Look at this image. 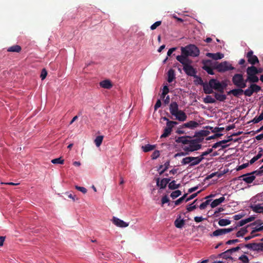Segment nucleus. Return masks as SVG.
Returning <instances> with one entry per match:
<instances>
[{
    "label": "nucleus",
    "mask_w": 263,
    "mask_h": 263,
    "mask_svg": "<svg viewBox=\"0 0 263 263\" xmlns=\"http://www.w3.org/2000/svg\"><path fill=\"white\" fill-rule=\"evenodd\" d=\"M195 138L185 136L178 137L176 139L175 141L177 143H182L185 145L183 149L186 152H193L198 151L201 148V144L200 143L203 141V138Z\"/></svg>",
    "instance_id": "nucleus-1"
},
{
    "label": "nucleus",
    "mask_w": 263,
    "mask_h": 263,
    "mask_svg": "<svg viewBox=\"0 0 263 263\" xmlns=\"http://www.w3.org/2000/svg\"><path fill=\"white\" fill-rule=\"evenodd\" d=\"M233 84L237 87L245 88L247 87V81L242 73H235L232 78Z\"/></svg>",
    "instance_id": "nucleus-2"
},
{
    "label": "nucleus",
    "mask_w": 263,
    "mask_h": 263,
    "mask_svg": "<svg viewBox=\"0 0 263 263\" xmlns=\"http://www.w3.org/2000/svg\"><path fill=\"white\" fill-rule=\"evenodd\" d=\"M214 68L217 70L219 72H224L235 69V68L227 61H224L220 63L216 62L214 66Z\"/></svg>",
    "instance_id": "nucleus-3"
},
{
    "label": "nucleus",
    "mask_w": 263,
    "mask_h": 263,
    "mask_svg": "<svg viewBox=\"0 0 263 263\" xmlns=\"http://www.w3.org/2000/svg\"><path fill=\"white\" fill-rule=\"evenodd\" d=\"M210 86L213 89H215L220 93H223L225 86H222V83L215 79H211L209 81Z\"/></svg>",
    "instance_id": "nucleus-4"
},
{
    "label": "nucleus",
    "mask_w": 263,
    "mask_h": 263,
    "mask_svg": "<svg viewBox=\"0 0 263 263\" xmlns=\"http://www.w3.org/2000/svg\"><path fill=\"white\" fill-rule=\"evenodd\" d=\"M240 246L242 247L244 246L245 247L250 249L251 250L254 251L260 252L263 251V243H249L246 244L243 246L242 244L240 245Z\"/></svg>",
    "instance_id": "nucleus-5"
},
{
    "label": "nucleus",
    "mask_w": 263,
    "mask_h": 263,
    "mask_svg": "<svg viewBox=\"0 0 263 263\" xmlns=\"http://www.w3.org/2000/svg\"><path fill=\"white\" fill-rule=\"evenodd\" d=\"M261 90V87L256 84H251L249 87L245 90V96L251 97L253 93L258 92Z\"/></svg>",
    "instance_id": "nucleus-6"
},
{
    "label": "nucleus",
    "mask_w": 263,
    "mask_h": 263,
    "mask_svg": "<svg viewBox=\"0 0 263 263\" xmlns=\"http://www.w3.org/2000/svg\"><path fill=\"white\" fill-rule=\"evenodd\" d=\"M234 229V228H233L219 229L214 231L210 236L211 237L221 236L232 232Z\"/></svg>",
    "instance_id": "nucleus-7"
},
{
    "label": "nucleus",
    "mask_w": 263,
    "mask_h": 263,
    "mask_svg": "<svg viewBox=\"0 0 263 263\" xmlns=\"http://www.w3.org/2000/svg\"><path fill=\"white\" fill-rule=\"evenodd\" d=\"M248 62L252 65L259 63V60L257 56L253 54L252 50L249 51L247 54Z\"/></svg>",
    "instance_id": "nucleus-8"
},
{
    "label": "nucleus",
    "mask_w": 263,
    "mask_h": 263,
    "mask_svg": "<svg viewBox=\"0 0 263 263\" xmlns=\"http://www.w3.org/2000/svg\"><path fill=\"white\" fill-rule=\"evenodd\" d=\"M111 221L117 227L120 228H125L128 227L129 225L128 223H127L116 217H113L112 219H111Z\"/></svg>",
    "instance_id": "nucleus-9"
},
{
    "label": "nucleus",
    "mask_w": 263,
    "mask_h": 263,
    "mask_svg": "<svg viewBox=\"0 0 263 263\" xmlns=\"http://www.w3.org/2000/svg\"><path fill=\"white\" fill-rule=\"evenodd\" d=\"M183 70L186 74L192 77H196V71L191 64L185 65L183 68Z\"/></svg>",
    "instance_id": "nucleus-10"
},
{
    "label": "nucleus",
    "mask_w": 263,
    "mask_h": 263,
    "mask_svg": "<svg viewBox=\"0 0 263 263\" xmlns=\"http://www.w3.org/2000/svg\"><path fill=\"white\" fill-rule=\"evenodd\" d=\"M202 63L203 64L202 68L205 70L208 74L213 75L214 72H213V68L208 66V65L211 63V61L210 60H203Z\"/></svg>",
    "instance_id": "nucleus-11"
},
{
    "label": "nucleus",
    "mask_w": 263,
    "mask_h": 263,
    "mask_svg": "<svg viewBox=\"0 0 263 263\" xmlns=\"http://www.w3.org/2000/svg\"><path fill=\"white\" fill-rule=\"evenodd\" d=\"M242 94L245 95V90H243V88H240L233 89L228 92V95H233L235 97H239Z\"/></svg>",
    "instance_id": "nucleus-12"
},
{
    "label": "nucleus",
    "mask_w": 263,
    "mask_h": 263,
    "mask_svg": "<svg viewBox=\"0 0 263 263\" xmlns=\"http://www.w3.org/2000/svg\"><path fill=\"white\" fill-rule=\"evenodd\" d=\"M242 178V180L247 183H251L255 179V176L247 173L239 177Z\"/></svg>",
    "instance_id": "nucleus-13"
},
{
    "label": "nucleus",
    "mask_w": 263,
    "mask_h": 263,
    "mask_svg": "<svg viewBox=\"0 0 263 263\" xmlns=\"http://www.w3.org/2000/svg\"><path fill=\"white\" fill-rule=\"evenodd\" d=\"M176 59L183 65V67L185 66V65L191 64L192 63L191 60H190L188 58L181 55H177L176 57Z\"/></svg>",
    "instance_id": "nucleus-14"
},
{
    "label": "nucleus",
    "mask_w": 263,
    "mask_h": 263,
    "mask_svg": "<svg viewBox=\"0 0 263 263\" xmlns=\"http://www.w3.org/2000/svg\"><path fill=\"white\" fill-rule=\"evenodd\" d=\"M201 84L203 85V91L205 94H211L214 92L212 86H210V83L208 84L203 83L202 79L199 78Z\"/></svg>",
    "instance_id": "nucleus-15"
},
{
    "label": "nucleus",
    "mask_w": 263,
    "mask_h": 263,
    "mask_svg": "<svg viewBox=\"0 0 263 263\" xmlns=\"http://www.w3.org/2000/svg\"><path fill=\"white\" fill-rule=\"evenodd\" d=\"M188 48H189L190 56L197 57L199 55L200 53L199 50L195 45H188Z\"/></svg>",
    "instance_id": "nucleus-16"
},
{
    "label": "nucleus",
    "mask_w": 263,
    "mask_h": 263,
    "mask_svg": "<svg viewBox=\"0 0 263 263\" xmlns=\"http://www.w3.org/2000/svg\"><path fill=\"white\" fill-rule=\"evenodd\" d=\"M176 119L180 121H184L186 120L187 116L182 110H179L174 115Z\"/></svg>",
    "instance_id": "nucleus-17"
},
{
    "label": "nucleus",
    "mask_w": 263,
    "mask_h": 263,
    "mask_svg": "<svg viewBox=\"0 0 263 263\" xmlns=\"http://www.w3.org/2000/svg\"><path fill=\"white\" fill-rule=\"evenodd\" d=\"M206 56L212 58L213 60H217L222 59L224 57V55L223 54L220 52H217L215 53L208 52L206 53Z\"/></svg>",
    "instance_id": "nucleus-18"
},
{
    "label": "nucleus",
    "mask_w": 263,
    "mask_h": 263,
    "mask_svg": "<svg viewBox=\"0 0 263 263\" xmlns=\"http://www.w3.org/2000/svg\"><path fill=\"white\" fill-rule=\"evenodd\" d=\"M204 159V157H201L200 156L195 157H192L191 163L190 164L189 166L193 167L199 164Z\"/></svg>",
    "instance_id": "nucleus-19"
},
{
    "label": "nucleus",
    "mask_w": 263,
    "mask_h": 263,
    "mask_svg": "<svg viewBox=\"0 0 263 263\" xmlns=\"http://www.w3.org/2000/svg\"><path fill=\"white\" fill-rule=\"evenodd\" d=\"M246 73L247 76L257 74H258V69L254 65H252L247 68Z\"/></svg>",
    "instance_id": "nucleus-20"
},
{
    "label": "nucleus",
    "mask_w": 263,
    "mask_h": 263,
    "mask_svg": "<svg viewBox=\"0 0 263 263\" xmlns=\"http://www.w3.org/2000/svg\"><path fill=\"white\" fill-rule=\"evenodd\" d=\"M170 110L171 114L173 116L175 115V114L179 110L178 108V105L177 102H173L170 104Z\"/></svg>",
    "instance_id": "nucleus-21"
},
{
    "label": "nucleus",
    "mask_w": 263,
    "mask_h": 263,
    "mask_svg": "<svg viewBox=\"0 0 263 263\" xmlns=\"http://www.w3.org/2000/svg\"><path fill=\"white\" fill-rule=\"evenodd\" d=\"M250 208L255 213H263V206H261L260 204H251Z\"/></svg>",
    "instance_id": "nucleus-22"
},
{
    "label": "nucleus",
    "mask_w": 263,
    "mask_h": 263,
    "mask_svg": "<svg viewBox=\"0 0 263 263\" xmlns=\"http://www.w3.org/2000/svg\"><path fill=\"white\" fill-rule=\"evenodd\" d=\"M199 125L198 123L194 121H190L183 124V127H187L191 129L195 128Z\"/></svg>",
    "instance_id": "nucleus-23"
},
{
    "label": "nucleus",
    "mask_w": 263,
    "mask_h": 263,
    "mask_svg": "<svg viewBox=\"0 0 263 263\" xmlns=\"http://www.w3.org/2000/svg\"><path fill=\"white\" fill-rule=\"evenodd\" d=\"M100 85L101 87L106 89H110L112 86L111 82L109 80H105L100 82Z\"/></svg>",
    "instance_id": "nucleus-24"
},
{
    "label": "nucleus",
    "mask_w": 263,
    "mask_h": 263,
    "mask_svg": "<svg viewBox=\"0 0 263 263\" xmlns=\"http://www.w3.org/2000/svg\"><path fill=\"white\" fill-rule=\"evenodd\" d=\"M225 200V198L222 196L218 199H216L212 202L211 203V206L212 208H215L216 206L219 205L220 203L223 202Z\"/></svg>",
    "instance_id": "nucleus-25"
},
{
    "label": "nucleus",
    "mask_w": 263,
    "mask_h": 263,
    "mask_svg": "<svg viewBox=\"0 0 263 263\" xmlns=\"http://www.w3.org/2000/svg\"><path fill=\"white\" fill-rule=\"evenodd\" d=\"M246 81L247 83L250 82L252 84H253L258 82L259 81V79L258 77L256 76V74L251 75L247 77Z\"/></svg>",
    "instance_id": "nucleus-26"
},
{
    "label": "nucleus",
    "mask_w": 263,
    "mask_h": 263,
    "mask_svg": "<svg viewBox=\"0 0 263 263\" xmlns=\"http://www.w3.org/2000/svg\"><path fill=\"white\" fill-rule=\"evenodd\" d=\"M210 134V132L207 130H202L197 133L195 135V137L197 138H202L204 139V137L208 136Z\"/></svg>",
    "instance_id": "nucleus-27"
},
{
    "label": "nucleus",
    "mask_w": 263,
    "mask_h": 263,
    "mask_svg": "<svg viewBox=\"0 0 263 263\" xmlns=\"http://www.w3.org/2000/svg\"><path fill=\"white\" fill-rule=\"evenodd\" d=\"M156 181L157 186L159 187L160 189H164L166 187L167 184L165 183V182L163 180V179L160 181L159 178H155Z\"/></svg>",
    "instance_id": "nucleus-28"
},
{
    "label": "nucleus",
    "mask_w": 263,
    "mask_h": 263,
    "mask_svg": "<svg viewBox=\"0 0 263 263\" xmlns=\"http://www.w3.org/2000/svg\"><path fill=\"white\" fill-rule=\"evenodd\" d=\"M22 50V48L20 46L15 45L9 47L7 49L8 52H20Z\"/></svg>",
    "instance_id": "nucleus-29"
},
{
    "label": "nucleus",
    "mask_w": 263,
    "mask_h": 263,
    "mask_svg": "<svg viewBox=\"0 0 263 263\" xmlns=\"http://www.w3.org/2000/svg\"><path fill=\"white\" fill-rule=\"evenodd\" d=\"M255 217L254 216H250V217L246 218L245 219H242L239 222V224L238 226L239 227L243 226V225L246 224V223L253 221L255 219Z\"/></svg>",
    "instance_id": "nucleus-30"
},
{
    "label": "nucleus",
    "mask_w": 263,
    "mask_h": 263,
    "mask_svg": "<svg viewBox=\"0 0 263 263\" xmlns=\"http://www.w3.org/2000/svg\"><path fill=\"white\" fill-rule=\"evenodd\" d=\"M175 78V71L173 69H170L167 72V81L171 83Z\"/></svg>",
    "instance_id": "nucleus-31"
},
{
    "label": "nucleus",
    "mask_w": 263,
    "mask_h": 263,
    "mask_svg": "<svg viewBox=\"0 0 263 263\" xmlns=\"http://www.w3.org/2000/svg\"><path fill=\"white\" fill-rule=\"evenodd\" d=\"M214 97L217 100L221 102L224 101L227 99L226 96L220 92V93L215 92Z\"/></svg>",
    "instance_id": "nucleus-32"
},
{
    "label": "nucleus",
    "mask_w": 263,
    "mask_h": 263,
    "mask_svg": "<svg viewBox=\"0 0 263 263\" xmlns=\"http://www.w3.org/2000/svg\"><path fill=\"white\" fill-rule=\"evenodd\" d=\"M175 226L177 228H182L184 224L185 221L183 219H177L174 222Z\"/></svg>",
    "instance_id": "nucleus-33"
},
{
    "label": "nucleus",
    "mask_w": 263,
    "mask_h": 263,
    "mask_svg": "<svg viewBox=\"0 0 263 263\" xmlns=\"http://www.w3.org/2000/svg\"><path fill=\"white\" fill-rule=\"evenodd\" d=\"M180 186V184H176L175 180L170 182L168 185L169 189L174 190L178 189Z\"/></svg>",
    "instance_id": "nucleus-34"
},
{
    "label": "nucleus",
    "mask_w": 263,
    "mask_h": 263,
    "mask_svg": "<svg viewBox=\"0 0 263 263\" xmlns=\"http://www.w3.org/2000/svg\"><path fill=\"white\" fill-rule=\"evenodd\" d=\"M181 55L184 56L187 58H188V57L190 55V53L189 51V48H188V46L185 47H181Z\"/></svg>",
    "instance_id": "nucleus-35"
},
{
    "label": "nucleus",
    "mask_w": 263,
    "mask_h": 263,
    "mask_svg": "<svg viewBox=\"0 0 263 263\" xmlns=\"http://www.w3.org/2000/svg\"><path fill=\"white\" fill-rule=\"evenodd\" d=\"M216 102V100L213 98L211 96H206L203 99V102L206 104L208 103H214Z\"/></svg>",
    "instance_id": "nucleus-36"
},
{
    "label": "nucleus",
    "mask_w": 263,
    "mask_h": 263,
    "mask_svg": "<svg viewBox=\"0 0 263 263\" xmlns=\"http://www.w3.org/2000/svg\"><path fill=\"white\" fill-rule=\"evenodd\" d=\"M155 148V145L146 144L142 146V148L144 152H148L153 150Z\"/></svg>",
    "instance_id": "nucleus-37"
},
{
    "label": "nucleus",
    "mask_w": 263,
    "mask_h": 263,
    "mask_svg": "<svg viewBox=\"0 0 263 263\" xmlns=\"http://www.w3.org/2000/svg\"><path fill=\"white\" fill-rule=\"evenodd\" d=\"M231 254L228 251V250L224 252L221 253L219 255L220 257L224 258V259H232V257L230 256Z\"/></svg>",
    "instance_id": "nucleus-38"
},
{
    "label": "nucleus",
    "mask_w": 263,
    "mask_h": 263,
    "mask_svg": "<svg viewBox=\"0 0 263 263\" xmlns=\"http://www.w3.org/2000/svg\"><path fill=\"white\" fill-rule=\"evenodd\" d=\"M231 223V221L227 219H220L218 221L220 226H226Z\"/></svg>",
    "instance_id": "nucleus-39"
},
{
    "label": "nucleus",
    "mask_w": 263,
    "mask_h": 263,
    "mask_svg": "<svg viewBox=\"0 0 263 263\" xmlns=\"http://www.w3.org/2000/svg\"><path fill=\"white\" fill-rule=\"evenodd\" d=\"M247 232L248 231L246 228H242L237 232L236 235L237 237H242L247 233Z\"/></svg>",
    "instance_id": "nucleus-40"
},
{
    "label": "nucleus",
    "mask_w": 263,
    "mask_h": 263,
    "mask_svg": "<svg viewBox=\"0 0 263 263\" xmlns=\"http://www.w3.org/2000/svg\"><path fill=\"white\" fill-rule=\"evenodd\" d=\"M177 124L178 123L176 121H168V122H166V126L165 127L172 131V128H173V127L175 125H177Z\"/></svg>",
    "instance_id": "nucleus-41"
},
{
    "label": "nucleus",
    "mask_w": 263,
    "mask_h": 263,
    "mask_svg": "<svg viewBox=\"0 0 263 263\" xmlns=\"http://www.w3.org/2000/svg\"><path fill=\"white\" fill-rule=\"evenodd\" d=\"M103 136H99L96 137V138L95 140V143L96 144V145L97 147H99L103 141Z\"/></svg>",
    "instance_id": "nucleus-42"
},
{
    "label": "nucleus",
    "mask_w": 263,
    "mask_h": 263,
    "mask_svg": "<svg viewBox=\"0 0 263 263\" xmlns=\"http://www.w3.org/2000/svg\"><path fill=\"white\" fill-rule=\"evenodd\" d=\"M191 161H192V157H186L185 158H184L182 159V160H181V164H183V165H186V164H190L191 163Z\"/></svg>",
    "instance_id": "nucleus-43"
},
{
    "label": "nucleus",
    "mask_w": 263,
    "mask_h": 263,
    "mask_svg": "<svg viewBox=\"0 0 263 263\" xmlns=\"http://www.w3.org/2000/svg\"><path fill=\"white\" fill-rule=\"evenodd\" d=\"M51 162L53 164H63L64 162V160L62 157L53 159L51 160Z\"/></svg>",
    "instance_id": "nucleus-44"
},
{
    "label": "nucleus",
    "mask_w": 263,
    "mask_h": 263,
    "mask_svg": "<svg viewBox=\"0 0 263 263\" xmlns=\"http://www.w3.org/2000/svg\"><path fill=\"white\" fill-rule=\"evenodd\" d=\"M263 120V111L261 113V114L258 116L255 117L251 122H253L254 123H257L259 122L260 121Z\"/></svg>",
    "instance_id": "nucleus-45"
},
{
    "label": "nucleus",
    "mask_w": 263,
    "mask_h": 263,
    "mask_svg": "<svg viewBox=\"0 0 263 263\" xmlns=\"http://www.w3.org/2000/svg\"><path fill=\"white\" fill-rule=\"evenodd\" d=\"M181 195V192L180 190H176L171 194V197L174 199Z\"/></svg>",
    "instance_id": "nucleus-46"
},
{
    "label": "nucleus",
    "mask_w": 263,
    "mask_h": 263,
    "mask_svg": "<svg viewBox=\"0 0 263 263\" xmlns=\"http://www.w3.org/2000/svg\"><path fill=\"white\" fill-rule=\"evenodd\" d=\"M172 130L167 128L166 127H165L164 129V133L161 136L160 138H165L168 137L171 133Z\"/></svg>",
    "instance_id": "nucleus-47"
},
{
    "label": "nucleus",
    "mask_w": 263,
    "mask_h": 263,
    "mask_svg": "<svg viewBox=\"0 0 263 263\" xmlns=\"http://www.w3.org/2000/svg\"><path fill=\"white\" fill-rule=\"evenodd\" d=\"M211 200L208 199L205 201L202 202L200 205H199V209L200 210H203L206 208L208 205H209L211 202Z\"/></svg>",
    "instance_id": "nucleus-48"
},
{
    "label": "nucleus",
    "mask_w": 263,
    "mask_h": 263,
    "mask_svg": "<svg viewBox=\"0 0 263 263\" xmlns=\"http://www.w3.org/2000/svg\"><path fill=\"white\" fill-rule=\"evenodd\" d=\"M239 259L241 260L243 263H249V259L248 257L245 255H242L239 257Z\"/></svg>",
    "instance_id": "nucleus-49"
},
{
    "label": "nucleus",
    "mask_w": 263,
    "mask_h": 263,
    "mask_svg": "<svg viewBox=\"0 0 263 263\" xmlns=\"http://www.w3.org/2000/svg\"><path fill=\"white\" fill-rule=\"evenodd\" d=\"M197 199L195 200L192 204H191L189 206L187 207L186 209L188 212H191L197 208L196 205H193V204L194 203H195Z\"/></svg>",
    "instance_id": "nucleus-50"
},
{
    "label": "nucleus",
    "mask_w": 263,
    "mask_h": 263,
    "mask_svg": "<svg viewBox=\"0 0 263 263\" xmlns=\"http://www.w3.org/2000/svg\"><path fill=\"white\" fill-rule=\"evenodd\" d=\"M210 129H213L212 130L213 133H217L218 132H220L223 131L224 128V127H215L213 128L212 127H210Z\"/></svg>",
    "instance_id": "nucleus-51"
},
{
    "label": "nucleus",
    "mask_w": 263,
    "mask_h": 263,
    "mask_svg": "<svg viewBox=\"0 0 263 263\" xmlns=\"http://www.w3.org/2000/svg\"><path fill=\"white\" fill-rule=\"evenodd\" d=\"M160 156V152L159 151H155L152 156H151V157H152V159L154 160V159H156L157 158H158Z\"/></svg>",
    "instance_id": "nucleus-52"
},
{
    "label": "nucleus",
    "mask_w": 263,
    "mask_h": 263,
    "mask_svg": "<svg viewBox=\"0 0 263 263\" xmlns=\"http://www.w3.org/2000/svg\"><path fill=\"white\" fill-rule=\"evenodd\" d=\"M161 24V21H157L155 23H154L151 26V30H155L156 29L158 26H159Z\"/></svg>",
    "instance_id": "nucleus-53"
},
{
    "label": "nucleus",
    "mask_w": 263,
    "mask_h": 263,
    "mask_svg": "<svg viewBox=\"0 0 263 263\" xmlns=\"http://www.w3.org/2000/svg\"><path fill=\"white\" fill-rule=\"evenodd\" d=\"M213 152V148H209L206 151L203 152L201 153V154L200 155L201 157H204L205 156H207L208 155L210 154Z\"/></svg>",
    "instance_id": "nucleus-54"
},
{
    "label": "nucleus",
    "mask_w": 263,
    "mask_h": 263,
    "mask_svg": "<svg viewBox=\"0 0 263 263\" xmlns=\"http://www.w3.org/2000/svg\"><path fill=\"white\" fill-rule=\"evenodd\" d=\"M47 75V72L45 68L43 69L42 70L41 76H40L41 79L42 80H44L46 78Z\"/></svg>",
    "instance_id": "nucleus-55"
},
{
    "label": "nucleus",
    "mask_w": 263,
    "mask_h": 263,
    "mask_svg": "<svg viewBox=\"0 0 263 263\" xmlns=\"http://www.w3.org/2000/svg\"><path fill=\"white\" fill-rule=\"evenodd\" d=\"M260 234H251V233L250 234V235L248 236H247L245 238V239L246 241H248L253 238H254L255 237H256V236H260Z\"/></svg>",
    "instance_id": "nucleus-56"
},
{
    "label": "nucleus",
    "mask_w": 263,
    "mask_h": 263,
    "mask_svg": "<svg viewBox=\"0 0 263 263\" xmlns=\"http://www.w3.org/2000/svg\"><path fill=\"white\" fill-rule=\"evenodd\" d=\"M230 141H231V139L223 140L220 141L222 148H225L227 147H228L229 146L228 145H222V144H226L227 142H230Z\"/></svg>",
    "instance_id": "nucleus-57"
},
{
    "label": "nucleus",
    "mask_w": 263,
    "mask_h": 263,
    "mask_svg": "<svg viewBox=\"0 0 263 263\" xmlns=\"http://www.w3.org/2000/svg\"><path fill=\"white\" fill-rule=\"evenodd\" d=\"M200 192H201V191H199L197 192V193H194V194L191 195L187 198H186L185 201L187 202V201H189L194 199V198H195L198 195V194L199 193H200Z\"/></svg>",
    "instance_id": "nucleus-58"
},
{
    "label": "nucleus",
    "mask_w": 263,
    "mask_h": 263,
    "mask_svg": "<svg viewBox=\"0 0 263 263\" xmlns=\"http://www.w3.org/2000/svg\"><path fill=\"white\" fill-rule=\"evenodd\" d=\"M76 189L78 190V191L81 192L83 194H85L87 193V189L84 187L79 186H76Z\"/></svg>",
    "instance_id": "nucleus-59"
},
{
    "label": "nucleus",
    "mask_w": 263,
    "mask_h": 263,
    "mask_svg": "<svg viewBox=\"0 0 263 263\" xmlns=\"http://www.w3.org/2000/svg\"><path fill=\"white\" fill-rule=\"evenodd\" d=\"M169 201H170L169 198L167 195H165V196H163L161 199L162 205H163L164 204L168 202Z\"/></svg>",
    "instance_id": "nucleus-60"
},
{
    "label": "nucleus",
    "mask_w": 263,
    "mask_h": 263,
    "mask_svg": "<svg viewBox=\"0 0 263 263\" xmlns=\"http://www.w3.org/2000/svg\"><path fill=\"white\" fill-rule=\"evenodd\" d=\"M262 173H263V171L261 169L259 168V170H256V171H253L251 173H249V174H250V175L252 174V175H254V174H255L256 175H261Z\"/></svg>",
    "instance_id": "nucleus-61"
},
{
    "label": "nucleus",
    "mask_w": 263,
    "mask_h": 263,
    "mask_svg": "<svg viewBox=\"0 0 263 263\" xmlns=\"http://www.w3.org/2000/svg\"><path fill=\"white\" fill-rule=\"evenodd\" d=\"M216 134H214V135L213 136H211L210 137H209L208 138H207V140H211V139H214L216 138H217V137H219L221 136H222V134H218V133H215Z\"/></svg>",
    "instance_id": "nucleus-62"
},
{
    "label": "nucleus",
    "mask_w": 263,
    "mask_h": 263,
    "mask_svg": "<svg viewBox=\"0 0 263 263\" xmlns=\"http://www.w3.org/2000/svg\"><path fill=\"white\" fill-rule=\"evenodd\" d=\"M161 106V100L158 99L155 106H154V109L155 110H156L158 108L160 107Z\"/></svg>",
    "instance_id": "nucleus-63"
},
{
    "label": "nucleus",
    "mask_w": 263,
    "mask_h": 263,
    "mask_svg": "<svg viewBox=\"0 0 263 263\" xmlns=\"http://www.w3.org/2000/svg\"><path fill=\"white\" fill-rule=\"evenodd\" d=\"M263 230V226L255 228L253 231L251 232V234L255 233L256 232H260Z\"/></svg>",
    "instance_id": "nucleus-64"
}]
</instances>
